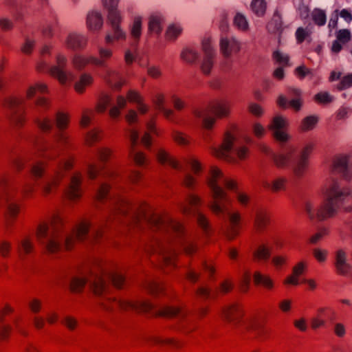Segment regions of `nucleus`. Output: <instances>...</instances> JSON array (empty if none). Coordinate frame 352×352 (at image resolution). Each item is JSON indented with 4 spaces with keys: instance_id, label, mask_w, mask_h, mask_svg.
<instances>
[{
    "instance_id": "nucleus-36",
    "label": "nucleus",
    "mask_w": 352,
    "mask_h": 352,
    "mask_svg": "<svg viewBox=\"0 0 352 352\" xmlns=\"http://www.w3.org/2000/svg\"><path fill=\"white\" fill-rule=\"evenodd\" d=\"M158 161L164 165H168L175 169H180L178 162L164 150L159 149L156 153Z\"/></svg>"
},
{
    "instance_id": "nucleus-46",
    "label": "nucleus",
    "mask_w": 352,
    "mask_h": 352,
    "mask_svg": "<svg viewBox=\"0 0 352 352\" xmlns=\"http://www.w3.org/2000/svg\"><path fill=\"white\" fill-rule=\"evenodd\" d=\"M311 19L314 23L318 26H323L327 21L325 12L320 8H315L311 14Z\"/></svg>"
},
{
    "instance_id": "nucleus-2",
    "label": "nucleus",
    "mask_w": 352,
    "mask_h": 352,
    "mask_svg": "<svg viewBox=\"0 0 352 352\" xmlns=\"http://www.w3.org/2000/svg\"><path fill=\"white\" fill-rule=\"evenodd\" d=\"M63 221L58 215H54L49 222H43L38 226L37 239L50 252H56L65 248L71 249L76 241L92 242L102 235V225L92 227L88 221H82L70 234L63 230Z\"/></svg>"
},
{
    "instance_id": "nucleus-31",
    "label": "nucleus",
    "mask_w": 352,
    "mask_h": 352,
    "mask_svg": "<svg viewBox=\"0 0 352 352\" xmlns=\"http://www.w3.org/2000/svg\"><path fill=\"white\" fill-rule=\"evenodd\" d=\"M253 221L256 232H261L263 231L270 222L267 212L262 208L256 209L253 216Z\"/></svg>"
},
{
    "instance_id": "nucleus-27",
    "label": "nucleus",
    "mask_w": 352,
    "mask_h": 352,
    "mask_svg": "<svg viewBox=\"0 0 352 352\" xmlns=\"http://www.w3.org/2000/svg\"><path fill=\"white\" fill-rule=\"evenodd\" d=\"M87 41L88 38L86 35L77 32H72L67 35L63 43L67 49L78 51L86 47Z\"/></svg>"
},
{
    "instance_id": "nucleus-30",
    "label": "nucleus",
    "mask_w": 352,
    "mask_h": 352,
    "mask_svg": "<svg viewBox=\"0 0 352 352\" xmlns=\"http://www.w3.org/2000/svg\"><path fill=\"white\" fill-rule=\"evenodd\" d=\"M267 30L270 34H277L278 42H280V36L284 30V26L282 15L278 10L274 11L271 21L267 23Z\"/></svg>"
},
{
    "instance_id": "nucleus-42",
    "label": "nucleus",
    "mask_w": 352,
    "mask_h": 352,
    "mask_svg": "<svg viewBox=\"0 0 352 352\" xmlns=\"http://www.w3.org/2000/svg\"><path fill=\"white\" fill-rule=\"evenodd\" d=\"M93 82V77L87 73L80 74L78 80L74 83V89L78 93H82L87 86L90 85Z\"/></svg>"
},
{
    "instance_id": "nucleus-3",
    "label": "nucleus",
    "mask_w": 352,
    "mask_h": 352,
    "mask_svg": "<svg viewBox=\"0 0 352 352\" xmlns=\"http://www.w3.org/2000/svg\"><path fill=\"white\" fill-rule=\"evenodd\" d=\"M287 125V120L283 117L275 116L269 125V129L279 144L280 149L274 153L267 146H263L261 150L271 157L278 168H289L296 177L300 178L307 168L308 158L313 146L309 144L298 151L294 146L287 143L289 136L285 131Z\"/></svg>"
},
{
    "instance_id": "nucleus-44",
    "label": "nucleus",
    "mask_w": 352,
    "mask_h": 352,
    "mask_svg": "<svg viewBox=\"0 0 352 352\" xmlns=\"http://www.w3.org/2000/svg\"><path fill=\"white\" fill-rule=\"evenodd\" d=\"M33 243L28 237L17 241V250L21 259H23L25 254H30L33 251Z\"/></svg>"
},
{
    "instance_id": "nucleus-11",
    "label": "nucleus",
    "mask_w": 352,
    "mask_h": 352,
    "mask_svg": "<svg viewBox=\"0 0 352 352\" xmlns=\"http://www.w3.org/2000/svg\"><path fill=\"white\" fill-rule=\"evenodd\" d=\"M56 124L57 130L52 140L46 141L43 139L36 140V144L41 152L48 157H55L56 155H64L61 153V146L69 143V138L63 131L67 128L68 118L61 112L56 113Z\"/></svg>"
},
{
    "instance_id": "nucleus-24",
    "label": "nucleus",
    "mask_w": 352,
    "mask_h": 352,
    "mask_svg": "<svg viewBox=\"0 0 352 352\" xmlns=\"http://www.w3.org/2000/svg\"><path fill=\"white\" fill-rule=\"evenodd\" d=\"M23 100L18 98H8L5 100V105L10 109V119L15 124L23 122Z\"/></svg>"
},
{
    "instance_id": "nucleus-38",
    "label": "nucleus",
    "mask_w": 352,
    "mask_h": 352,
    "mask_svg": "<svg viewBox=\"0 0 352 352\" xmlns=\"http://www.w3.org/2000/svg\"><path fill=\"white\" fill-rule=\"evenodd\" d=\"M152 100L156 108L160 111L167 119H170L173 114V111L170 109H168L164 106V96L161 94H155L152 96Z\"/></svg>"
},
{
    "instance_id": "nucleus-49",
    "label": "nucleus",
    "mask_w": 352,
    "mask_h": 352,
    "mask_svg": "<svg viewBox=\"0 0 352 352\" xmlns=\"http://www.w3.org/2000/svg\"><path fill=\"white\" fill-rule=\"evenodd\" d=\"M318 121L316 116H309L305 118L301 122L300 128L302 131H309L314 129Z\"/></svg>"
},
{
    "instance_id": "nucleus-26",
    "label": "nucleus",
    "mask_w": 352,
    "mask_h": 352,
    "mask_svg": "<svg viewBox=\"0 0 352 352\" xmlns=\"http://www.w3.org/2000/svg\"><path fill=\"white\" fill-rule=\"evenodd\" d=\"M288 95L292 98L289 101L286 97L280 95L277 100L278 104L282 108H287L288 104H289L296 111H298L301 109L302 103L301 90L295 87H289L288 89Z\"/></svg>"
},
{
    "instance_id": "nucleus-61",
    "label": "nucleus",
    "mask_w": 352,
    "mask_h": 352,
    "mask_svg": "<svg viewBox=\"0 0 352 352\" xmlns=\"http://www.w3.org/2000/svg\"><path fill=\"white\" fill-rule=\"evenodd\" d=\"M188 166L194 174L198 175L201 171L200 163L195 159L191 158L188 162Z\"/></svg>"
},
{
    "instance_id": "nucleus-45",
    "label": "nucleus",
    "mask_w": 352,
    "mask_h": 352,
    "mask_svg": "<svg viewBox=\"0 0 352 352\" xmlns=\"http://www.w3.org/2000/svg\"><path fill=\"white\" fill-rule=\"evenodd\" d=\"M47 91V86L45 84L38 82L34 85L30 86L27 90V98L30 99L36 96L38 94H43Z\"/></svg>"
},
{
    "instance_id": "nucleus-50",
    "label": "nucleus",
    "mask_w": 352,
    "mask_h": 352,
    "mask_svg": "<svg viewBox=\"0 0 352 352\" xmlns=\"http://www.w3.org/2000/svg\"><path fill=\"white\" fill-rule=\"evenodd\" d=\"M254 280L256 284H261L267 288L272 287V280L266 276L261 274L259 272H256L254 275Z\"/></svg>"
},
{
    "instance_id": "nucleus-7",
    "label": "nucleus",
    "mask_w": 352,
    "mask_h": 352,
    "mask_svg": "<svg viewBox=\"0 0 352 352\" xmlns=\"http://www.w3.org/2000/svg\"><path fill=\"white\" fill-rule=\"evenodd\" d=\"M324 199L320 206L305 199L302 208L311 221H323L334 216L338 210L347 203H352V191L346 186H342L337 179L329 181L323 191Z\"/></svg>"
},
{
    "instance_id": "nucleus-48",
    "label": "nucleus",
    "mask_w": 352,
    "mask_h": 352,
    "mask_svg": "<svg viewBox=\"0 0 352 352\" xmlns=\"http://www.w3.org/2000/svg\"><path fill=\"white\" fill-rule=\"evenodd\" d=\"M251 8L258 16H263L266 10V4L264 0H252Z\"/></svg>"
},
{
    "instance_id": "nucleus-40",
    "label": "nucleus",
    "mask_w": 352,
    "mask_h": 352,
    "mask_svg": "<svg viewBox=\"0 0 352 352\" xmlns=\"http://www.w3.org/2000/svg\"><path fill=\"white\" fill-rule=\"evenodd\" d=\"M181 58L190 64L196 63L199 58V52L191 47H184L180 54Z\"/></svg>"
},
{
    "instance_id": "nucleus-51",
    "label": "nucleus",
    "mask_w": 352,
    "mask_h": 352,
    "mask_svg": "<svg viewBox=\"0 0 352 352\" xmlns=\"http://www.w3.org/2000/svg\"><path fill=\"white\" fill-rule=\"evenodd\" d=\"M273 59L278 64L287 65L289 60V56L279 50H276L272 54Z\"/></svg>"
},
{
    "instance_id": "nucleus-52",
    "label": "nucleus",
    "mask_w": 352,
    "mask_h": 352,
    "mask_svg": "<svg viewBox=\"0 0 352 352\" xmlns=\"http://www.w3.org/2000/svg\"><path fill=\"white\" fill-rule=\"evenodd\" d=\"M234 25L241 30H246L248 28V23L246 18L241 14L238 13L234 19Z\"/></svg>"
},
{
    "instance_id": "nucleus-25",
    "label": "nucleus",
    "mask_w": 352,
    "mask_h": 352,
    "mask_svg": "<svg viewBox=\"0 0 352 352\" xmlns=\"http://www.w3.org/2000/svg\"><path fill=\"white\" fill-rule=\"evenodd\" d=\"M82 177L80 173H75L67 178L64 183L63 192L70 199H76L80 197L81 189Z\"/></svg>"
},
{
    "instance_id": "nucleus-5",
    "label": "nucleus",
    "mask_w": 352,
    "mask_h": 352,
    "mask_svg": "<svg viewBox=\"0 0 352 352\" xmlns=\"http://www.w3.org/2000/svg\"><path fill=\"white\" fill-rule=\"evenodd\" d=\"M125 283L123 275L118 271L106 269L102 261L94 259L78 274L70 275L67 285L72 292H79L86 284L97 296L108 292L110 285L120 288Z\"/></svg>"
},
{
    "instance_id": "nucleus-1",
    "label": "nucleus",
    "mask_w": 352,
    "mask_h": 352,
    "mask_svg": "<svg viewBox=\"0 0 352 352\" xmlns=\"http://www.w3.org/2000/svg\"><path fill=\"white\" fill-rule=\"evenodd\" d=\"M98 201L104 203L110 215L124 217V223L140 228L143 224L148 226L157 236H153L148 251L157 253L161 256L162 265H174L176 250L170 243L177 238L183 250L192 254L196 250L194 243L186 236L183 225L168 215L162 216L148 209L144 204H132L113 191L110 184L100 182L96 190Z\"/></svg>"
},
{
    "instance_id": "nucleus-14",
    "label": "nucleus",
    "mask_w": 352,
    "mask_h": 352,
    "mask_svg": "<svg viewBox=\"0 0 352 352\" xmlns=\"http://www.w3.org/2000/svg\"><path fill=\"white\" fill-rule=\"evenodd\" d=\"M102 1L104 7L108 11L107 19L111 28V32L106 35V43L111 44L116 40L124 39L126 33L120 27L122 16L118 10L120 0H102Z\"/></svg>"
},
{
    "instance_id": "nucleus-16",
    "label": "nucleus",
    "mask_w": 352,
    "mask_h": 352,
    "mask_svg": "<svg viewBox=\"0 0 352 352\" xmlns=\"http://www.w3.org/2000/svg\"><path fill=\"white\" fill-rule=\"evenodd\" d=\"M194 113L204 128L210 129L215 122V118L212 115L217 118L227 116L229 113V104L226 101L214 100L208 107L195 110Z\"/></svg>"
},
{
    "instance_id": "nucleus-22",
    "label": "nucleus",
    "mask_w": 352,
    "mask_h": 352,
    "mask_svg": "<svg viewBox=\"0 0 352 352\" xmlns=\"http://www.w3.org/2000/svg\"><path fill=\"white\" fill-rule=\"evenodd\" d=\"M201 50L203 56L200 62V68L204 74L208 75L214 65L217 56V51L212 44L210 38H206L202 40Z\"/></svg>"
},
{
    "instance_id": "nucleus-47",
    "label": "nucleus",
    "mask_w": 352,
    "mask_h": 352,
    "mask_svg": "<svg viewBox=\"0 0 352 352\" xmlns=\"http://www.w3.org/2000/svg\"><path fill=\"white\" fill-rule=\"evenodd\" d=\"M270 256V250L265 245H261L254 252V257L256 260L267 261Z\"/></svg>"
},
{
    "instance_id": "nucleus-6",
    "label": "nucleus",
    "mask_w": 352,
    "mask_h": 352,
    "mask_svg": "<svg viewBox=\"0 0 352 352\" xmlns=\"http://www.w3.org/2000/svg\"><path fill=\"white\" fill-rule=\"evenodd\" d=\"M36 140H41V138H34L32 140L39 155L43 156L45 159L54 161V165L51 173L46 172L45 165L43 162L32 159V156L25 157H16L12 160V163L17 169H21L23 166H27L31 177L38 180V185L45 193L47 194L50 193L53 188L57 186L63 176V173L72 167V162L70 157L67 155H58L52 158L46 157L38 149Z\"/></svg>"
},
{
    "instance_id": "nucleus-37",
    "label": "nucleus",
    "mask_w": 352,
    "mask_h": 352,
    "mask_svg": "<svg viewBox=\"0 0 352 352\" xmlns=\"http://www.w3.org/2000/svg\"><path fill=\"white\" fill-rule=\"evenodd\" d=\"M287 181L288 180L285 177L279 176L275 178L271 183L268 182H263V185L266 188H270L274 192H277L286 189Z\"/></svg>"
},
{
    "instance_id": "nucleus-43",
    "label": "nucleus",
    "mask_w": 352,
    "mask_h": 352,
    "mask_svg": "<svg viewBox=\"0 0 352 352\" xmlns=\"http://www.w3.org/2000/svg\"><path fill=\"white\" fill-rule=\"evenodd\" d=\"M183 28L179 23L170 24L166 30L165 36L167 41H175L182 33Z\"/></svg>"
},
{
    "instance_id": "nucleus-10",
    "label": "nucleus",
    "mask_w": 352,
    "mask_h": 352,
    "mask_svg": "<svg viewBox=\"0 0 352 352\" xmlns=\"http://www.w3.org/2000/svg\"><path fill=\"white\" fill-rule=\"evenodd\" d=\"M50 54V47L45 45L41 50V57L37 63V69L40 72H47L56 78L62 85L73 82L76 77L72 72L67 68V58L61 53H57L55 64L50 65L48 56Z\"/></svg>"
},
{
    "instance_id": "nucleus-32",
    "label": "nucleus",
    "mask_w": 352,
    "mask_h": 352,
    "mask_svg": "<svg viewBox=\"0 0 352 352\" xmlns=\"http://www.w3.org/2000/svg\"><path fill=\"white\" fill-rule=\"evenodd\" d=\"M164 16L160 12L152 13L148 18V29L151 33L160 35L163 30Z\"/></svg>"
},
{
    "instance_id": "nucleus-34",
    "label": "nucleus",
    "mask_w": 352,
    "mask_h": 352,
    "mask_svg": "<svg viewBox=\"0 0 352 352\" xmlns=\"http://www.w3.org/2000/svg\"><path fill=\"white\" fill-rule=\"evenodd\" d=\"M306 269V264L303 261L299 262L293 268L292 274L285 280V283L298 285L300 283L298 277L302 275Z\"/></svg>"
},
{
    "instance_id": "nucleus-15",
    "label": "nucleus",
    "mask_w": 352,
    "mask_h": 352,
    "mask_svg": "<svg viewBox=\"0 0 352 352\" xmlns=\"http://www.w3.org/2000/svg\"><path fill=\"white\" fill-rule=\"evenodd\" d=\"M16 187L4 176H0V208L3 209L10 218L14 217L19 212Z\"/></svg>"
},
{
    "instance_id": "nucleus-35",
    "label": "nucleus",
    "mask_w": 352,
    "mask_h": 352,
    "mask_svg": "<svg viewBox=\"0 0 352 352\" xmlns=\"http://www.w3.org/2000/svg\"><path fill=\"white\" fill-rule=\"evenodd\" d=\"M142 30V17L140 15L135 16L130 29V34L135 43L139 41Z\"/></svg>"
},
{
    "instance_id": "nucleus-20",
    "label": "nucleus",
    "mask_w": 352,
    "mask_h": 352,
    "mask_svg": "<svg viewBox=\"0 0 352 352\" xmlns=\"http://www.w3.org/2000/svg\"><path fill=\"white\" fill-rule=\"evenodd\" d=\"M351 159V155L348 154H340L336 156L330 166L331 173L339 175L346 181L351 180L352 162Z\"/></svg>"
},
{
    "instance_id": "nucleus-17",
    "label": "nucleus",
    "mask_w": 352,
    "mask_h": 352,
    "mask_svg": "<svg viewBox=\"0 0 352 352\" xmlns=\"http://www.w3.org/2000/svg\"><path fill=\"white\" fill-rule=\"evenodd\" d=\"M201 203V201L197 195L193 193H188L186 195L184 202L181 205V210L185 214H192L199 226L205 232L208 233L210 231L208 220L198 209Z\"/></svg>"
},
{
    "instance_id": "nucleus-18",
    "label": "nucleus",
    "mask_w": 352,
    "mask_h": 352,
    "mask_svg": "<svg viewBox=\"0 0 352 352\" xmlns=\"http://www.w3.org/2000/svg\"><path fill=\"white\" fill-rule=\"evenodd\" d=\"M222 32L228 28L226 23H222L220 27ZM241 42L233 35L223 32L219 40V49L221 54L226 58H230L241 50Z\"/></svg>"
},
{
    "instance_id": "nucleus-53",
    "label": "nucleus",
    "mask_w": 352,
    "mask_h": 352,
    "mask_svg": "<svg viewBox=\"0 0 352 352\" xmlns=\"http://www.w3.org/2000/svg\"><path fill=\"white\" fill-rule=\"evenodd\" d=\"M351 38V32L347 29L339 30L336 33V39L342 44L348 43Z\"/></svg>"
},
{
    "instance_id": "nucleus-8",
    "label": "nucleus",
    "mask_w": 352,
    "mask_h": 352,
    "mask_svg": "<svg viewBox=\"0 0 352 352\" xmlns=\"http://www.w3.org/2000/svg\"><path fill=\"white\" fill-rule=\"evenodd\" d=\"M101 305L106 310L119 309L122 310H133L138 312H151L153 315L162 316L177 319L182 328H187L189 331L192 329L190 326L192 324L195 316L181 307L169 306L155 307L154 305L146 300H138L135 302L116 300L107 298L101 302Z\"/></svg>"
},
{
    "instance_id": "nucleus-29",
    "label": "nucleus",
    "mask_w": 352,
    "mask_h": 352,
    "mask_svg": "<svg viewBox=\"0 0 352 352\" xmlns=\"http://www.w3.org/2000/svg\"><path fill=\"white\" fill-rule=\"evenodd\" d=\"M334 265L336 272L342 276H346L352 270V265L349 263L346 253L339 250L336 253Z\"/></svg>"
},
{
    "instance_id": "nucleus-55",
    "label": "nucleus",
    "mask_w": 352,
    "mask_h": 352,
    "mask_svg": "<svg viewBox=\"0 0 352 352\" xmlns=\"http://www.w3.org/2000/svg\"><path fill=\"white\" fill-rule=\"evenodd\" d=\"M310 34L311 32L308 30L307 28L305 29L302 27L298 28L295 32L297 43H302Z\"/></svg>"
},
{
    "instance_id": "nucleus-58",
    "label": "nucleus",
    "mask_w": 352,
    "mask_h": 352,
    "mask_svg": "<svg viewBox=\"0 0 352 352\" xmlns=\"http://www.w3.org/2000/svg\"><path fill=\"white\" fill-rule=\"evenodd\" d=\"M182 183L186 188L191 189L195 185V179L187 170H184Z\"/></svg>"
},
{
    "instance_id": "nucleus-60",
    "label": "nucleus",
    "mask_w": 352,
    "mask_h": 352,
    "mask_svg": "<svg viewBox=\"0 0 352 352\" xmlns=\"http://www.w3.org/2000/svg\"><path fill=\"white\" fill-rule=\"evenodd\" d=\"M351 86H352V74L344 76L337 87L339 90H343Z\"/></svg>"
},
{
    "instance_id": "nucleus-63",
    "label": "nucleus",
    "mask_w": 352,
    "mask_h": 352,
    "mask_svg": "<svg viewBox=\"0 0 352 352\" xmlns=\"http://www.w3.org/2000/svg\"><path fill=\"white\" fill-rule=\"evenodd\" d=\"M34 45V41L32 40L29 37H25V43L21 47V51L25 54L31 53Z\"/></svg>"
},
{
    "instance_id": "nucleus-33",
    "label": "nucleus",
    "mask_w": 352,
    "mask_h": 352,
    "mask_svg": "<svg viewBox=\"0 0 352 352\" xmlns=\"http://www.w3.org/2000/svg\"><path fill=\"white\" fill-rule=\"evenodd\" d=\"M103 25V19L100 12L91 11L87 16V26L91 31L99 30Z\"/></svg>"
},
{
    "instance_id": "nucleus-23",
    "label": "nucleus",
    "mask_w": 352,
    "mask_h": 352,
    "mask_svg": "<svg viewBox=\"0 0 352 352\" xmlns=\"http://www.w3.org/2000/svg\"><path fill=\"white\" fill-rule=\"evenodd\" d=\"M126 104V98L123 96H118L116 103L110 96L104 95L97 105V111L104 112L107 107H110L109 115L112 118H116L120 115V109H123Z\"/></svg>"
},
{
    "instance_id": "nucleus-21",
    "label": "nucleus",
    "mask_w": 352,
    "mask_h": 352,
    "mask_svg": "<svg viewBox=\"0 0 352 352\" xmlns=\"http://www.w3.org/2000/svg\"><path fill=\"white\" fill-rule=\"evenodd\" d=\"M111 156V151L104 148H98L96 151V161L89 162L87 165V173L90 179H95L98 176L102 175L111 177L113 173L109 170H104L101 165L97 164V162H104Z\"/></svg>"
},
{
    "instance_id": "nucleus-28",
    "label": "nucleus",
    "mask_w": 352,
    "mask_h": 352,
    "mask_svg": "<svg viewBox=\"0 0 352 352\" xmlns=\"http://www.w3.org/2000/svg\"><path fill=\"white\" fill-rule=\"evenodd\" d=\"M220 314L227 322L237 323L243 316V310L238 303L234 302L222 307Z\"/></svg>"
},
{
    "instance_id": "nucleus-57",
    "label": "nucleus",
    "mask_w": 352,
    "mask_h": 352,
    "mask_svg": "<svg viewBox=\"0 0 352 352\" xmlns=\"http://www.w3.org/2000/svg\"><path fill=\"white\" fill-rule=\"evenodd\" d=\"M315 100L319 103L327 104L333 100V97L328 92H320L315 96Z\"/></svg>"
},
{
    "instance_id": "nucleus-41",
    "label": "nucleus",
    "mask_w": 352,
    "mask_h": 352,
    "mask_svg": "<svg viewBox=\"0 0 352 352\" xmlns=\"http://www.w3.org/2000/svg\"><path fill=\"white\" fill-rule=\"evenodd\" d=\"M127 98L129 101L137 104L138 110L140 113L145 114L148 111V106L143 103L142 99L138 92L133 90L129 91Z\"/></svg>"
},
{
    "instance_id": "nucleus-54",
    "label": "nucleus",
    "mask_w": 352,
    "mask_h": 352,
    "mask_svg": "<svg viewBox=\"0 0 352 352\" xmlns=\"http://www.w3.org/2000/svg\"><path fill=\"white\" fill-rule=\"evenodd\" d=\"M146 287L149 292L153 294L160 292L164 289L162 284L157 280H151L148 282L146 285Z\"/></svg>"
},
{
    "instance_id": "nucleus-19",
    "label": "nucleus",
    "mask_w": 352,
    "mask_h": 352,
    "mask_svg": "<svg viewBox=\"0 0 352 352\" xmlns=\"http://www.w3.org/2000/svg\"><path fill=\"white\" fill-rule=\"evenodd\" d=\"M35 105L37 109L33 115L34 123L42 132L51 131L54 126V121L41 112L43 109L45 110L48 108V101L44 97L37 96Z\"/></svg>"
},
{
    "instance_id": "nucleus-56",
    "label": "nucleus",
    "mask_w": 352,
    "mask_h": 352,
    "mask_svg": "<svg viewBox=\"0 0 352 352\" xmlns=\"http://www.w3.org/2000/svg\"><path fill=\"white\" fill-rule=\"evenodd\" d=\"M296 73L300 79L304 78L307 76H309L311 78H314V71L307 68L304 65L298 67L296 69Z\"/></svg>"
},
{
    "instance_id": "nucleus-4",
    "label": "nucleus",
    "mask_w": 352,
    "mask_h": 352,
    "mask_svg": "<svg viewBox=\"0 0 352 352\" xmlns=\"http://www.w3.org/2000/svg\"><path fill=\"white\" fill-rule=\"evenodd\" d=\"M212 200L209 206L214 214L219 219L229 221L227 237L232 239L239 232L241 215L238 212L232 213L229 208V199L224 190L226 188L231 190H236V183L233 179L224 176L221 170L217 167H211L207 179Z\"/></svg>"
},
{
    "instance_id": "nucleus-59",
    "label": "nucleus",
    "mask_w": 352,
    "mask_h": 352,
    "mask_svg": "<svg viewBox=\"0 0 352 352\" xmlns=\"http://www.w3.org/2000/svg\"><path fill=\"white\" fill-rule=\"evenodd\" d=\"M11 329V326L4 324L2 318L0 317V340L6 339Z\"/></svg>"
},
{
    "instance_id": "nucleus-13",
    "label": "nucleus",
    "mask_w": 352,
    "mask_h": 352,
    "mask_svg": "<svg viewBox=\"0 0 352 352\" xmlns=\"http://www.w3.org/2000/svg\"><path fill=\"white\" fill-rule=\"evenodd\" d=\"M156 129L152 120L146 123V131L140 138L139 131L135 128H130L127 131V137L130 142L131 151L130 155L136 164L143 166L146 164L147 160L144 155L137 151L135 147L140 143L148 147L151 144V133H155Z\"/></svg>"
},
{
    "instance_id": "nucleus-39",
    "label": "nucleus",
    "mask_w": 352,
    "mask_h": 352,
    "mask_svg": "<svg viewBox=\"0 0 352 352\" xmlns=\"http://www.w3.org/2000/svg\"><path fill=\"white\" fill-rule=\"evenodd\" d=\"M146 340L153 344L164 346L167 345L172 347H179L180 343L171 338H164L157 336H150L147 337Z\"/></svg>"
},
{
    "instance_id": "nucleus-64",
    "label": "nucleus",
    "mask_w": 352,
    "mask_h": 352,
    "mask_svg": "<svg viewBox=\"0 0 352 352\" xmlns=\"http://www.w3.org/2000/svg\"><path fill=\"white\" fill-rule=\"evenodd\" d=\"M14 26L13 22L8 18H0V28L3 31H9Z\"/></svg>"
},
{
    "instance_id": "nucleus-12",
    "label": "nucleus",
    "mask_w": 352,
    "mask_h": 352,
    "mask_svg": "<svg viewBox=\"0 0 352 352\" xmlns=\"http://www.w3.org/2000/svg\"><path fill=\"white\" fill-rule=\"evenodd\" d=\"M211 152L215 156L232 163L245 159L248 153L247 148L230 131L226 133L219 147L211 146Z\"/></svg>"
},
{
    "instance_id": "nucleus-62",
    "label": "nucleus",
    "mask_w": 352,
    "mask_h": 352,
    "mask_svg": "<svg viewBox=\"0 0 352 352\" xmlns=\"http://www.w3.org/2000/svg\"><path fill=\"white\" fill-rule=\"evenodd\" d=\"M100 138V132L97 129H93L86 134V141L91 144Z\"/></svg>"
},
{
    "instance_id": "nucleus-9",
    "label": "nucleus",
    "mask_w": 352,
    "mask_h": 352,
    "mask_svg": "<svg viewBox=\"0 0 352 352\" xmlns=\"http://www.w3.org/2000/svg\"><path fill=\"white\" fill-rule=\"evenodd\" d=\"M99 57H86L80 54H75L72 57V64L77 71H82L89 63L100 68V76L112 88L120 89L124 84L121 74L108 65V60L113 56V51L105 47H98Z\"/></svg>"
}]
</instances>
